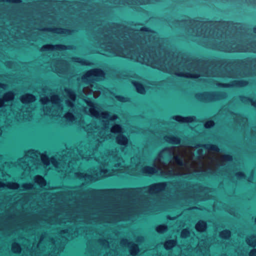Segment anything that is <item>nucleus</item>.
I'll return each instance as SVG.
<instances>
[{"mask_svg":"<svg viewBox=\"0 0 256 256\" xmlns=\"http://www.w3.org/2000/svg\"><path fill=\"white\" fill-rule=\"evenodd\" d=\"M154 165L163 168L164 174L172 176L190 174L192 162L186 148L172 146L160 152Z\"/></svg>","mask_w":256,"mask_h":256,"instance_id":"1","label":"nucleus"},{"mask_svg":"<svg viewBox=\"0 0 256 256\" xmlns=\"http://www.w3.org/2000/svg\"><path fill=\"white\" fill-rule=\"evenodd\" d=\"M96 160L101 165L99 170L86 174L76 173V176L80 178H83L86 181H92L121 172H127L130 175L137 174L136 172L130 171L129 168L124 166V162L116 151L102 154L100 156L96 158Z\"/></svg>","mask_w":256,"mask_h":256,"instance_id":"2","label":"nucleus"},{"mask_svg":"<svg viewBox=\"0 0 256 256\" xmlns=\"http://www.w3.org/2000/svg\"><path fill=\"white\" fill-rule=\"evenodd\" d=\"M197 150L198 156L201 158H207L205 162H202L200 171L205 174H218L231 176L229 172L230 168L228 163L232 160V156L230 155H224L220 157L216 156H210L211 152H218L220 149L214 144H206L202 147L194 148L193 146V156L194 152Z\"/></svg>","mask_w":256,"mask_h":256,"instance_id":"3","label":"nucleus"},{"mask_svg":"<svg viewBox=\"0 0 256 256\" xmlns=\"http://www.w3.org/2000/svg\"><path fill=\"white\" fill-rule=\"evenodd\" d=\"M141 54L136 58V60L140 63L145 64L147 65H150L152 67L166 71L169 73L174 74L176 75L180 76L186 78H192V74L190 72H184L185 70H190L192 66L190 63H188L185 59L182 60L178 64L173 66H166L164 64H160L157 61L156 58L152 56L151 54Z\"/></svg>","mask_w":256,"mask_h":256,"instance_id":"4","label":"nucleus"},{"mask_svg":"<svg viewBox=\"0 0 256 256\" xmlns=\"http://www.w3.org/2000/svg\"><path fill=\"white\" fill-rule=\"evenodd\" d=\"M210 48L226 52H256V43L252 46H244L235 43H228V42H221L219 44H214Z\"/></svg>","mask_w":256,"mask_h":256,"instance_id":"5","label":"nucleus"},{"mask_svg":"<svg viewBox=\"0 0 256 256\" xmlns=\"http://www.w3.org/2000/svg\"><path fill=\"white\" fill-rule=\"evenodd\" d=\"M166 186V183L165 182H159L152 184L148 187L142 188H137L133 190L134 193L137 196L142 198L148 195H153L157 194L164 190Z\"/></svg>","mask_w":256,"mask_h":256,"instance_id":"6","label":"nucleus"},{"mask_svg":"<svg viewBox=\"0 0 256 256\" xmlns=\"http://www.w3.org/2000/svg\"><path fill=\"white\" fill-rule=\"evenodd\" d=\"M40 157L42 161L45 165H49L50 162L58 169V172H71V169L69 170V168H70V164H72V162H64L62 160L58 162L54 158H52L50 160L44 154H42ZM65 161H66V160H65Z\"/></svg>","mask_w":256,"mask_h":256,"instance_id":"7","label":"nucleus"},{"mask_svg":"<svg viewBox=\"0 0 256 256\" xmlns=\"http://www.w3.org/2000/svg\"><path fill=\"white\" fill-rule=\"evenodd\" d=\"M50 101L54 105L52 108L46 106L44 108V114L46 115L58 116H60L62 111L63 108L60 104V100L57 95H53L50 98Z\"/></svg>","mask_w":256,"mask_h":256,"instance_id":"8","label":"nucleus"},{"mask_svg":"<svg viewBox=\"0 0 256 256\" xmlns=\"http://www.w3.org/2000/svg\"><path fill=\"white\" fill-rule=\"evenodd\" d=\"M39 154L34 150H31L28 151L24 156L18 160V164L24 168L29 167L30 168L31 164L37 163V160Z\"/></svg>","mask_w":256,"mask_h":256,"instance_id":"9","label":"nucleus"},{"mask_svg":"<svg viewBox=\"0 0 256 256\" xmlns=\"http://www.w3.org/2000/svg\"><path fill=\"white\" fill-rule=\"evenodd\" d=\"M88 104L90 106L89 112L92 116L95 117L97 118H103L106 120H114L117 118V116L115 114L110 117L108 112H100L99 108L97 106H95L91 102H88Z\"/></svg>","mask_w":256,"mask_h":256,"instance_id":"10","label":"nucleus"},{"mask_svg":"<svg viewBox=\"0 0 256 256\" xmlns=\"http://www.w3.org/2000/svg\"><path fill=\"white\" fill-rule=\"evenodd\" d=\"M104 76V73L102 70L100 69H93L88 71L82 77V80L85 82H90Z\"/></svg>","mask_w":256,"mask_h":256,"instance_id":"11","label":"nucleus"},{"mask_svg":"<svg viewBox=\"0 0 256 256\" xmlns=\"http://www.w3.org/2000/svg\"><path fill=\"white\" fill-rule=\"evenodd\" d=\"M208 24L198 20H193V34L196 31V35L198 36H206Z\"/></svg>","mask_w":256,"mask_h":256,"instance_id":"12","label":"nucleus"},{"mask_svg":"<svg viewBox=\"0 0 256 256\" xmlns=\"http://www.w3.org/2000/svg\"><path fill=\"white\" fill-rule=\"evenodd\" d=\"M106 124H104V128H102L100 130L99 128H96L93 131H88V134H92V135L96 136V141L102 142L105 140L110 138V134H106Z\"/></svg>","mask_w":256,"mask_h":256,"instance_id":"13","label":"nucleus"},{"mask_svg":"<svg viewBox=\"0 0 256 256\" xmlns=\"http://www.w3.org/2000/svg\"><path fill=\"white\" fill-rule=\"evenodd\" d=\"M221 94L218 92H202L196 94V98L200 101L210 102L219 99Z\"/></svg>","mask_w":256,"mask_h":256,"instance_id":"14","label":"nucleus"},{"mask_svg":"<svg viewBox=\"0 0 256 256\" xmlns=\"http://www.w3.org/2000/svg\"><path fill=\"white\" fill-rule=\"evenodd\" d=\"M108 50H111V52L114 56L124 57L130 58H134L131 52H128V49H122L121 48L116 46V48H108Z\"/></svg>","mask_w":256,"mask_h":256,"instance_id":"15","label":"nucleus"},{"mask_svg":"<svg viewBox=\"0 0 256 256\" xmlns=\"http://www.w3.org/2000/svg\"><path fill=\"white\" fill-rule=\"evenodd\" d=\"M154 166V167L151 166H145L142 169V172L145 174H160L161 175L168 177L167 174H164V170L163 168H158L156 166Z\"/></svg>","mask_w":256,"mask_h":256,"instance_id":"16","label":"nucleus"},{"mask_svg":"<svg viewBox=\"0 0 256 256\" xmlns=\"http://www.w3.org/2000/svg\"><path fill=\"white\" fill-rule=\"evenodd\" d=\"M140 34L144 38L146 42H150L152 40H156L157 38V34L156 32L148 30V28H142L140 30Z\"/></svg>","mask_w":256,"mask_h":256,"instance_id":"17","label":"nucleus"},{"mask_svg":"<svg viewBox=\"0 0 256 256\" xmlns=\"http://www.w3.org/2000/svg\"><path fill=\"white\" fill-rule=\"evenodd\" d=\"M196 186L193 185V200H204L207 199L208 196H204L203 194L208 191V188L200 187L198 194H196L195 192V190L196 189Z\"/></svg>","mask_w":256,"mask_h":256,"instance_id":"18","label":"nucleus"},{"mask_svg":"<svg viewBox=\"0 0 256 256\" xmlns=\"http://www.w3.org/2000/svg\"><path fill=\"white\" fill-rule=\"evenodd\" d=\"M78 151L82 158L87 160L92 158V156L94 153V150L92 151V150L88 149L87 146L84 148L80 147Z\"/></svg>","mask_w":256,"mask_h":256,"instance_id":"19","label":"nucleus"},{"mask_svg":"<svg viewBox=\"0 0 256 256\" xmlns=\"http://www.w3.org/2000/svg\"><path fill=\"white\" fill-rule=\"evenodd\" d=\"M120 244L122 246L128 245V246L130 248V254L132 256L136 255L139 252V249L137 245L133 243L128 242L127 240H122L120 242Z\"/></svg>","mask_w":256,"mask_h":256,"instance_id":"20","label":"nucleus"},{"mask_svg":"<svg viewBox=\"0 0 256 256\" xmlns=\"http://www.w3.org/2000/svg\"><path fill=\"white\" fill-rule=\"evenodd\" d=\"M248 82L244 80H234L230 84H219V86H222L223 87H230V86H246Z\"/></svg>","mask_w":256,"mask_h":256,"instance_id":"21","label":"nucleus"},{"mask_svg":"<svg viewBox=\"0 0 256 256\" xmlns=\"http://www.w3.org/2000/svg\"><path fill=\"white\" fill-rule=\"evenodd\" d=\"M66 48V46L63 45H51L46 44L44 45L41 48L42 51H47V50H64Z\"/></svg>","mask_w":256,"mask_h":256,"instance_id":"22","label":"nucleus"},{"mask_svg":"<svg viewBox=\"0 0 256 256\" xmlns=\"http://www.w3.org/2000/svg\"><path fill=\"white\" fill-rule=\"evenodd\" d=\"M64 90L68 96L72 101V102H71L69 100H66V104L68 106L72 107L74 106L73 102H74L76 98V94L74 92L69 88H66Z\"/></svg>","mask_w":256,"mask_h":256,"instance_id":"23","label":"nucleus"},{"mask_svg":"<svg viewBox=\"0 0 256 256\" xmlns=\"http://www.w3.org/2000/svg\"><path fill=\"white\" fill-rule=\"evenodd\" d=\"M232 116L236 122L240 124V125L244 126L248 121L246 118L244 117L242 115H238L235 114H232Z\"/></svg>","mask_w":256,"mask_h":256,"instance_id":"24","label":"nucleus"},{"mask_svg":"<svg viewBox=\"0 0 256 256\" xmlns=\"http://www.w3.org/2000/svg\"><path fill=\"white\" fill-rule=\"evenodd\" d=\"M207 76H222V77H228V78H235L236 77V74L234 73V72H227L226 74L223 73H215V72H210L206 74Z\"/></svg>","mask_w":256,"mask_h":256,"instance_id":"25","label":"nucleus"},{"mask_svg":"<svg viewBox=\"0 0 256 256\" xmlns=\"http://www.w3.org/2000/svg\"><path fill=\"white\" fill-rule=\"evenodd\" d=\"M67 64L65 61L60 60L56 64V66L54 68L56 72L58 74L63 73L64 69L66 67Z\"/></svg>","mask_w":256,"mask_h":256,"instance_id":"26","label":"nucleus"},{"mask_svg":"<svg viewBox=\"0 0 256 256\" xmlns=\"http://www.w3.org/2000/svg\"><path fill=\"white\" fill-rule=\"evenodd\" d=\"M35 100V96L31 94H26L20 97V101L23 104H27L32 102Z\"/></svg>","mask_w":256,"mask_h":256,"instance_id":"27","label":"nucleus"},{"mask_svg":"<svg viewBox=\"0 0 256 256\" xmlns=\"http://www.w3.org/2000/svg\"><path fill=\"white\" fill-rule=\"evenodd\" d=\"M172 118L180 123H188L192 122V117H183L180 116H173Z\"/></svg>","mask_w":256,"mask_h":256,"instance_id":"28","label":"nucleus"},{"mask_svg":"<svg viewBox=\"0 0 256 256\" xmlns=\"http://www.w3.org/2000/svg\"><path fill=\"white\" fill-rule=\"evenodd\" d=\"M164 140L166 142L171 144H178L180 142V138L171 136H165L164 137Z\"/></svg>","mask_w":256,"mask_h":256,"instance_id":"29","label":"nucleus"},{"mask_svg":"<svg viewBox=\"0 0 256 256\" xmlns=\"http://www.w3.org/2000/svg\"><path fill=\"white\" fill-rule=\"evenodd\" d=\"M82 91L84 94L86 96H88L92 94L94 98H98L100 94V92L99 91L94 92L93 90H91L88 86L84 87Z\"/></svg>","mask_w":256,"mask_h":256,"instance_id":"30","label":"nucleus"},{"mask_svg":"<svg viewBox=\"0 0 256 256\" xmlns=\"http://www.w3.org/2000/svg\"><path fill=\"white\" fill-rule=\"evenodd\" d=\"M116 140L117 143L120 145L126 146L128 143L127 138L122 134L118 135L116 138Z\"/></svg>","mask_w":256,"mask_h":256,"instance_id":"31","label":"nucleus"},{"mask_svg":"<svg viewBox=\"0 0 256 256\" xmlns=\"http://www.w3.org/2000/svg\"><path fill=\"white\" fill-rule=\"evenodd\" d=\"M34 182L38 184L40 187H43L46 186V182L44 179L40 176H36L34 178Z\"/></svg>","mask_w":256,"mask_h":256,"instance_id":"32","label":"nucleus"},{"mask_svg":"<svg viewBox=\"0 0 256 256\" xmlns=\"http://www.w3.org/2000/svg\"><path fill=\"white\" fill-rule=\"evenodd\" d=\"M206 223L203 221L198 222L196 225V229L199 232H204L206 229Z\"/></svg>","mask_w":256,"mask_h":256,"instance_id":"33","label":"nucleus"},{"mask_svg":"<svg viewBox=\"0 0 256 256\" xmlns=\"http://www.w3.org/2000/svg\"><path fill=\"white\" fill-rule=\"evenodd\" d=\"M5 188L10 190H17L20 188V184L16 182H6Z\"/></svg>","mask_w":256,"mask_h":256,"instance_id":"34","label":"nucleus"},{"mask_svg":"<svg viewBox=\"0 0 256 256\" xmlns=\"http://www.w3.org/2000/svg\"><path fill=\"white\" fill-rule=\"evenodd\" d=\"M247 244L253 247L256 246V236H248L246 239Z\"/></svg>","mask_w":256,"mask_h":256,"instance_id":"35","label":"nucleus"},{"mask_svg":"<svg viewBox=\"0 0 256 256\" xmlns=\"http://www.w3.org/2000/svg\"><path fill=\"white\" fill-rule=\"evenodd\" d=\"M66 120L68 122H72L75 120V117L70 112H66L64 116Z\"/></svg>","mask_w":256,"mask_h":256,"instance_id":"36","label":"nucleus"},{"mask_svg":"<svg viewBox=\"0 0 256 256\" xmlns=\"http://www.w3.org/2000/svg\"><path fill=\"white\" fill-rule=\"evenodd\" d=\"M14 98V94L12 92H9L5 94L3 96L2 100L4 102L12 100Z\"/></svg>","mask_w":256,"mask_h":256,"instance_id":"37","label":"nucleus"},{"mask_svg":"<svg viewBox=\"0 0 256 256\" xmlns=\"http://www.w3.org/2000/svg\"><path fill=\"white\" fill-rule=\"evenodd\" d=\"M240 98L242 102L246 103V104L250 103L252 106L256 108V100L254 101L246 97L242 96H240Z\"/></svg>","mask_w":256,"mask_h":256,"instance_id":"38","label":"nucleus"},{"mask_svg":"<svg viewBox=\"0 0 256 256\" xmlns=\"http://www.w3.org/2000/svg\"><path fill=\"white\" fill-rule=\"evenodd\" d=\"M134 85V86L137 92H138V93H140V94H144L145 92L144 90V86L140 84H139L138 82H132Z\"/></svg>","mask_w":256,"mask_h":256,"instance_id":"39","label":"nucleus"},{"mask_svg":"<svg viewBox=\"0 0 256 256\" xmlns=\"http://www.w3.org/2000/svg\"><path fill=\"white\" fill-rule=\"evenodd\" d=\"M176 244V242L174 240H169L166 241L164 244V246L166 249L170 250L173 248Z\"/></svg>","mask_w":256,"mask_h":256,"instance_id":"40","label":"nucleus"},{"mask_svg":"<svg viewBox=\"0 0 256 256\" xmlns=\"http://www.w3.org/2000/svg\"><path fill=\"white\" fill-rule=\"evenodd\" d=\"M191 192V188L190 186H186V188L185 189H183V188H180V191L178 192L180 193V195H184L186 196L189 195V194Z\"/></svg>","mask_w":256,"mask_h":256,"instance_id":"41","label":"nucleus"},{"mask_svg":"<svg viewBox=\"0 0 256 256\" xmlns=\"http://www.w3.org/2000/svg\"><path fill=\"white\" fill-rule=\"evenodd\" d=\"M220 236L222 238L228 239L230 236V232L228 230H224L220 232Z\"/></svg>","mask_w":256,"mask_h":256,"instance_id":"42","label":"nucleus"},{"mask_svg":"<svg viewBox=\"0 0 256 256\" xmlns=\"http://www.w3.org/2000/svg\"><path fill=\"white\" fill-rule=\"evenodd\" d=\"M122 127L118 124L114 125L112 128L110 132L112 133H119L122 132Z\"/></svg>","mask_w":256,"mask_h":256,"instance_id":"43","label":"nucleus"},{"mask_svg":"<svg viewBox=\"0 0 256 256\" xmlns=\"http://www.w3.org/2000/svg\"><path fill=\"white\" fill-rule=\"evenodd\" d=\"M12 251L15 253H19L20 252L21 248L20 245L16 243H14L12 246Z\"/></svg>","mask_w":256,"mask_h":256,"instance_id":"44","label":"nucleus"},{"mask_svg":"<svg viewBox=\"0 0 256 256\" xmlns=\"http://www.w3.org/2000/svg\"><path fill=\"white\" fill-rule=\"evenodd\" d=\"M167 229V227L165 225H160L156 227V230L159 233H162Z\"/></svg>","mask_w":256,"mask_h":256,"instance_id":"45","label":"nucleus"},{"mask_svg":"<svg viewBox=\"0 0 256 256\" xmlns=\"http://www.w3.org/2000/svg\"><path fill=\"white\" fill-rule=\"evenodd\" d=\"M34 184L32 183H26L22 185L24 190H30L33 188Z\"/></svg>","mask_w":256,"mask_h":256,"instance_id":"46","label":"nucleus"},{"mask_svg":"<svg viewBox=\"0 0 256 256\" xmlns=\"http://www.w3.org/2000/svg\"><path fill=\"white\" fill-rule=\"evenodd\" d=\"M190 235V232L186 229H184L181 232V236L183 238H186Z\"/></svg>","mask_w":256,"mask_h":256,"instance_id":"47","label":"nucleus"},{"mask_svg":"<svg viewBox=\"0 0 256 256\" xmlns=\"http://www.w3.org/2000/svg\"><path fill=\"white\" fill-rule=\"evenodd\" d=\"M40 102H41L43 104H50V102H49V98L47 96H45V97H44V98H40Z\"/></svg>","mask_w":256,"mask_h":256,"instance_id":"48","label":"nucleus"},{"mask_svg":"<svg viewBox=\"0 0 256 256\" xmlns=\"http://www.w3.org/2000/svg\"><path fill=\"white\" fill-rule=\"evenodd\" d=\"M214 126V122L212 120H210L206 122L204 126L206 128H210Z\"/></svg>","mask_w":256,"mask_h":256,"instance_id":"49","label":"nucleus"},{"mask_svg":"<svg viewBox=\"0 0 256 256\" xmlns=\"http://www.w3.org/2000/svg\"><path fill=\"white\" fill-rule=\"evenodd\" d=\"M236 176L238 179H242L245 178V176L244 173L242 172H238L236 174Z\"/></svg>","mask_w":256,"mask_h":256,"instance_id":"50","label":"nucleus"},{"mask_svg":"<svg viewBox=\"0 0 256 256\" xmlns=\"http://www.w3.org/2000/svg\"><path fill=\"white\" fill-rule=\"evenodd\" d=\"M116 98L118 100L122 102H127L128 100V98L122 96H116Z\"/></svg>","mask_w":256,"mask_h":256,"instance_id":"51","label":"nucleus"},{"mask_svg":"<svg viewBox=\"0 0 256 256\" xmlns=\"http://www.w3.org/2000/svg\"><path fill=\"white\" fill-rule=\"evenodd\" d=\"M250 256H256V249H253L250 251Z\"/></svg>","mask_w":256,"mask_h":256,"instance_id":"52","label":"nucleus"},{"mask_svg":"<svg viewBox=\"0 0 256 256\" xmlns=\"http://www.w3.org/2000/svg\"><path fill=\"white\" fill-rule=\"evenodd\" d=\"M6 2H12V3H18L20 2V0H4Z\"/></svg>","mask_w":256,"mask_h":256,"instance_id":"53","label":"nucleus"},{"mask_svg":"<svg viewBox=\"0 0 256 256\" xmlns=\"http://www.w3.org/2000/svg\"><path fill=\"white\" fill-rule=\"evenodd\" d=\"M5 185H6L5 182H0V188H5V186H6Z\"/></svg>","mask_w":256,"mask_h":256,"instance_id":"54","label":"nucleus"},{"mask_svg":"<svg viewBox=\"0 0 256 256\" xmlns=\"http://www.w3.org/2000/svg\"><path fill=\"white\" fill-rule=\"evenodd\" d=\"M102 244L104 245V246H109L108 242H107V241L102 242Z\"/></svg>","mask_w":256,"mask_h":256,"instance_id":"55","label":"nucleus"},{"mask_svg":"<svg viewBox=\"0 0 256 256\" xmlns=\"http://www.w3.org/2000/svg\"><path fill=\"white\" fill-rule=\"evenodd\" d=\"M4 101L2 98H0V108H1L4 104Z\"/></svg>","mask_w":256,"mask_h":256,"instance_id":"56","label":"nucleus"},{"mask_svg":"<svg viewBox=\"0 0 256 256\" xmlns=\"http://www.w3.org/2000/svg\"><path fill=\"white\" fill-rule=\"evenodd\" d=\"M54 31L56 33H62V30L60 29H56L54 30Z\"/></svg>","mask_w":256,"mask_h":256,"instance_id":"57","label":"nucleus"},{"mask_svg":"<svg viewBox=\"0 0 256 256\" xmlns=\"http://www.w3.org/2000/svg\"><path fill=\"white\" fill-rule=\"evenodd\" d=\"M79 60H80V58H74V60L76 62H81V63H82L83 64H85V63L84 62L80 61Z\"/></svg>","mask_w":256,"mask_h":256,"instance_id":"58","label":"nucleus"},{"mask_svg":"<svg viewBox=\"0 0 256 256\" xmlns=\"http://www.w3.org/2000/svg\"><path fill=\"white\" fill-rule=\"evenodd\" d=\"M252 176L249 177L248 179V180L249 182H251L252 180Z\"/></svg>","mask_w":256,"mask_h":256,"instance_id":"59","label":"nucleus"},{"mask_svg":"<svg viewBox=\"0 0 256 256\" xmlns=\"http://www.w3.org/2000/svg\"><path fill=\"white\" fill-rule=\"evenodd\" d=\"M204 256H210L209 252H206Z\"/></svg>","mask_w":256,"mask_h":256,"instance_id":"60","label":"nucleus"},{"mask_svg":"<svg viewBox=\"0 0 256 256\" xmlns=\"http://www.w3.org/2000/svg\"><path fill=\"white\" fill-rule=\"evenodd\" d=\"M6 86L4 84H0V87L2 88H4Z\"/></svg>","mask_w":256,"mask_h":256,"instance_id":"61","label":"nucleus"},{"mask_svg":"<svg viewBox=\"0 0 256 256\" xmlns=\"http://www.w3.org/2000/svg\"><path fill=\"white\" fill-rule=\"evenodd\" d=\"M192 76H193V78H198V76H197V75H196V74H194V73H193Z\"/></svg>","mask_w":256,"mask_h":256,"instance_id":"62","label":"nucleus"},{"mask_svg":"<svg viewBox=\"0 0 256 256\" xmlns=\"http://www.w3.org/2000/svg\"><path fill=\"white\" fill-rule=\"evenodd\" d=\"M254 32L256 33V28H254Z\"/></svg>","mask_w":256,"mask_h":256,"instance_id":"63","label":"nucleus"},{"mask_svg":"<svg viewBox=\"0 0 256 256\" xmlns=\"http://www.w3.org/2000/svg\"><path fill=\"white\" fill-rule=\"evenodd\" d=\"M92 126H93V124H90L88 125V126L90 128H91Z\"/></svg>","mask_w":256,"mask_h":256,"instance_id":"64","label":"nucleus"}]
</instances>
